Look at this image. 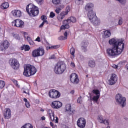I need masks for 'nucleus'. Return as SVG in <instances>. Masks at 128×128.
<instances>
[{
	"instance_id": "obj_1",
	"label": "nucleus",
	"mask_w": 128,
	"mask_h": 128,
	"mask_svg": "<svg viewBox=\"0 0 128 128\" xmlns=\"http://www.w3.org/2000/svg\"><path fill=\"white\" fill-rule=\"evenodd\" d=\"M109 44L112 46V48L106 49V52L109 56H116L122 52L124 48V44L118 38H112L109 40Z\"/></svg>"
},
{
	"instance_id": "obj_2",
	"label": "nucleus",
	"mask_w": 128,
	"mask_h": 128,
	"mask_svg": "<svg viewBox=\"0 0 128 128\" xmlns=\"http://www.w3.org/2000/svg\"><path fill=\"white\" fill-rule=\"evenodd\" d=\"M36 68L32 65L28 64L24 66V76L27 77L32 76L34 74H36Z\"/></svg>"
},
{
	"instance_id": "obj_3",
	"label": "nucleus",
	"mask_w": 128,
	"mask_h": 128,
	"mask_svg": "<svg viewBox=\"0 0 128 128\" xmlns=\"http://www.w3.org/2000/svg\"><path fill=\"white\" fill-rule=\"evenodd\" d=\"M26 10L30 16H36L38 14V8L32 4L28 5Z\"/></svg>"
},
{
	"instance_id": "obj_4",
	"label": "nucleus",
	"mask_w": 128,
	"mask_h": 128,
	"mask_svg": "<svg viewBox=\"0 0 128 128\" xmlns=\"http://www.w3.org/2000/svg\"><path fill=\"white\" fill-rule=\"evenodd\" d=\"M66 69V64L62 62H58L56 64L54 68V72L56 74H62Z\"/></svg>"
},
{
	"instance_id": "obj_5",
	"label": "nucleus",
	"mask_w": 128,
	"mask_h": 128,
	"mask_svg": "<svg viewBox=\"0 0 128 128\" xmlns=\"http://www.w3.org/2000/svg\"><path fill=\"white\" fill-rule=\"evenodd\" d=\"M76 18L75 17L71 16L70 18H68V20H64L63 21V24L61 26V30H66V28H69L70 25L68 24L70 22H76Z\"/></svg>"
},
{
	"instance_id": "obj_6",
	"label": "nucleus",
	"mask_w": 128,
	"mask_h": 128,
	"mask_svg": "<svg viewBox=\"0 0 128 128\" xmlns=\"http://www.w3.org/2000/svg\"><path fill=\"white\" fill-rule=\"evenodd\" d=\"M116 100L117 104H120L122 108H124L126 106V98L122 96L121 94H117L116 96Z\"/></svg>"
},
{
	"instance_id": "obj_7",
	"label": "nucleus",
	"mask_w": 128,
	"mask_h": 128,
	"mask_svg": "<svg viewBox=\"0 0 128 128\" xmlns=\"http://www.w3.org/2000/svg\"><path fill=\"white\" fill-rule=\"evenodd\" d=\"M44 54V49L42 47H39L38 48L34 50L32 53L33 58L42 56Z\"/></svg>"
},
{
	"instance_id": "obj_8",
	"label": "nucleus",
	"mask_w": 128,
	"mask_h": 128,
	"mask_svg": "<svg viewBox=\"0 0 128 128\" xmlns=\"http://www.w3.org/2000/svg\"><path fill=\"white\" fill-rule=\"evenodd\" d=\"M48 96L51 98H58L60 96V93L56 90H50Z\"/></svg>"
},
{
	"instance_id": "obj_9",
	"label": "nucleus",
	"mask_w": 128,
	"mask_h": 128,
	"mask_svg": "<svg viewBox=\"0 0 128 128\" xmlns=\"http://www.w3.org/2000/svg\"><path fill=\"white\" fill-rule=\"evenodd\" d=\"M12 26L22 28L24 26V22L22 20L16 19L12 22Z\"/></svg>"
},
{
	"instance_id": "obj_10",
	"label": "nucleus",
	"mask_w": 128,
	"mask_h": 128,
	"mask_svg": "<svg viewBox=\"0 0 128 128\" xmlns=\"http://www.w3.org/2000/svg\"><path fill=\"white\" fill-rule=\"evenodd\" d=\"M9 64L14 70H16L20 67V63L16 58H10L9 60Z\"/></svg>"
},
{
	"instance_id": "obj_11",
	"label": "nucleus",
	"mask_w": 128,
	"mask_h": 128,
	"mask_svg": "<svg viewBox=\"0 0 128 128\" xmlns=\"http://www.w3.org/2000/svg\"><path fill=\"white\" fill-rule=\"evenodd\" d=\"M10 46V42L8 40H4L0 44V50H6Z\"/></svg>"
},
{
	"instance_id": "obj_12",
	"label": "nucleus",
	"mask_w": 128,
	"mask_h": 128,
	"mask_svg": "<svg viewBox=\"0 0 128 128\" xmlns=\"http://www.w3.org/2000/svg\"><path fill=\"white\" fill-rule=\"evenodd\" d=\"M86 122L84 118H80L77 121V126L80 128H86Z\"/></svg>"
},
{
	"instance_id": "obj_13",
	"label": "nucleus",
	"mask_w": 128,
	"mask_h": 128,
	"mask_svg": "<svg viewBox=\"0 0 128 128\" xmlns=\"http://www.w3.org/2000/svg\"><path fill=\"white\" fill-rule=\"evenodd\" d=\"M118 80V76L116 74H111L110 79L108 80L109 84L112 86Z\"/></svg>"
},
{
	"instance_id": "obj_14",
	"label": "nucleus",
	"mask_w": 128,
	"mask_h": 128,
	"mask_svg": "<svg viewBox=\"0 0 128 128\" xmlns=\"http://www.w3.org/2000/svg\"><path fill=\"white\" fill-rule=\"evenodd\" d=\"M70 80L72 84H78V78L76 73H72L70 75Z\"/></svg>"
},
{
	"instance_id": "obj_15",
	"label": "nucleus",
	"mask_w": 128,
	"mask_h": 128,
	"mask_svg": "<svg viewBox=\"0 0 128 128\" xmlns=\"http://www.w3.org/2000/svg\"><path fill=\"white\" fill-rule=\"evenodd\" d=\"M51 106L53 108H62V104L59 101H54L52 102Z\"/></svg>"
},
{
	"instance_id": "obj_16",
	"label": "nucleus",
	"mask_w": 128,
	"mask_h": 128,
	"mask_svg": "<svg viewBox=\"0 0 128 128\" xmlns=\"http://www.w3.org/2000/svg\"><path fill=\"white\" fill-rule=\"evenodd\" d=\"M4 116L5 118L8 119L12 116V114L10 113V109L6 108L4 110Z\"/></svg>"
},
{
	"instance_id": "obj_17",
	"label": "nucleus",
	"mask_w": 128,
	"mask_h": 128,
	"mask_svg": "<svg viewBox=\"0 0 128 128\" xmlns=\"http://www.w3.org/2000/svg\"><path fill=\"white\" fill-rule=\"evenodd\" d=\"M85 10L88 12H92V10H94V4L92 3L87 4L85 6Z\"/></svg>"
},
{
	"instance_id": "obj_18",
	"label": "nucleus",
	"mask_w": 128,
	"mask_h": 128,
	"mask_svg": "<svg viewBox=\"0 0 128 128\" xmlns=\"http://www.w3.org/2000/svg\"><path fill=\"white\" fill-rule=\"evenodd\" d=\"M12 14L15 18H20L22 16V12L20 10H13L12 11Z\"/></svg>"
},
{
	"instance_id": "obj_19",
	"label": "nucleus",
	"mask_w": 128,
	"mask_h": 128,
	"mask_svg": "<svg viewBox=\"0 0 128 128\" xmlns=\"http://www.w3.org/2000/svg\"><path fill=\"white\" fill-rule=\"evenodd\" d=\"M88 17L89 19V20L90 22H92L94 18H95L96 17V14H94V12L93 11L91 12H88Z\"/></svg>"
},
{
	"instance_id": "obj_20",
	"label": "nucleus",
	"mask_w": 128,
	"mask_h": 128,
	"mask_svg": "<svg viewBox=\"0 0 128 128\" xmlns=\"http://www.w3.org/2000/svg\"><path fill=\"white\" fill-rule=\"evenodd\" d=\"M49 116L52 122H54L56 124H58V118L56 116L54 117V113H50L49 114Z\"/></svg>"
},
{
	"instance_id": "obj_21",
	"label": "nucleus",
	"mask_w": 128,
	"mask_h": 128,
	"mask_svg": "<svg viewBox=\"0 0 128 128\" xmlns=\"http://www.w3.org/2000/svg\"><path fill=\"white\" fill-rule=\"evenodd\" d=\"M90 22L94 26H98L100 24V20L96 16V18H94V19Z\"/></svg>"
},
{
	"instance_id": "obj_22",
	"label": "nucleus",
	"mask_w": 128,
	"mask_h": 128,
	"mask_svg": "<svg viewBox=\"0 0 128 128\" xmlns=\"http://www.w3.org/2000/svg\"><path fill=\"white\" fill-rule=\"evenodd\" d=\"M66 14L62 12L57 16V18L59 22H62L64 17Z\"/></svg>"
},
{
	"instance_id": "obj_23",
	"label": "nucleus",
	"mask_w": 128,
	"mask_h": 128,
	"mask_svg": "<svg viewBox=\"0 0 128 128\" xmlns=\"http://www.w3.org/2000/svg\"><path fill=\"white\" fill-rule=\"evenodd\" d=\"M88 42H83L82 43V49L84 52H86V48L88 47Z\"/></svg>"
},
{
	"instance_id": "obj_24",
	"label": "nucleus",
	"mask_w": 128,
	"mask_h": 128,
	"mask_svg": "<svg viewBox=\"0 0 128 128\" xmlns=\"http://www.w3.org/2000/svg\"><path fill=\"white\" fill-rule=\"evenodd\" d=\"M103 32H104L103 38H110V36L112 34V33H110V32L108 30Z\"/></svg>"
},
{
	"instance_id": "obj_25",
	"label": "nucleus",
	"mask_w": 128,
	"mask_h": 128,
	"mask_svg": "<svg viewBox=\"0 0 128 128\" xmlns=\"http://www.w3.org/2000/svg\"><path fill=\"white\" fill-rule=\"evenodd\" d=\"M88 64L90 68H96V61L94 60H90L88 62Z\"/></svg>"
},
{
	"instance_id": "obj_26",
	"label": "nucleus",
	"mask_w": 128,
	"mask_h": 128,
	"mask_svg": "<svg viewBox=\"0 0 128 128\" xmlns=\"http://www.w3.org/2000/svg\"><path fill=\"white\" fill-rule=\"evenodd\" d=\"M8 6H10L8 3L7 2H4L1 6V8H2V10H6L8 8Z\"/></svg>"
},
{
	"instance_id": "obj_27",
	"label": "nucleus",
	"mask_w": 128,
	"mask_h": 128,
	"mask_svg": "<svg viewBox=\"0 0 128 128\" xmlns=\"http://www.w3.org/2000/svg\"><path fill=\"white\" fill-rule=\"evenodd\" d=\"M65 108L66 112H72V106L70 105V104H66Z\"/></svg>"
},
{
	"instance_id": "obj_28",
	"label": "nucleus",
	"mask_w": 128,
	"mask_h": 128,
	"mask_svg": "<svg viewBox=\"0 0 128 128\" xmlns=\"http://www.w3.org/2000/svg\"><path fill=\"white\" fill-rule=\"evenodd\" d=\"M24 102H25L26 108H30V104L28 102V99L24 98Z\"/></svg>"
},
{
	"instance_id": "obj_29",
	"label": "nucleus",
	"mask_w": 128,
	"mask_h": 128,
	"mask_svg": "<svg viewBox=\"0 0 128 128\" xmlns=\"http://www.w3.org/2000/svg\"><path fill=\"white\" fill-rule=\"evenodd\" d=\"M12 36L14 38H16V40H20V37L18 34L13 33L12 34Z\"/></svg>"
},
{
	"instance_id": "obj_30",
	"label": "nucleus",
	"mask_w": 128,
	"mask_h": 128,
	"mask_svg": "<svg viewBox=\"0 0 128 128\" xmlns=\"http://www.w3.org/2000/svg\"><path fill=\"white\" fill-rule=\"evenodd\" d=\"M6 86V82L4 80H0V88L2 89Z\"/></svg>"
},
{
	"instance_id": "obj_31",
	"label": "nucleus",
	"mask_w": 128,
	"mask_h": 128,
	"mask_svg": "<svg viewBox=\"0 0 128 128\" xmlns=\"http://www.w3.org/2000/svg\"><path fill=\"white\" fill-rule=\"evenodd\" d=\"M22 128H34L30 124H26L22 127Z\"/></svg>"
},
{
	"instance_id": "obj_32",
	"label": "nucleus",
	"mask_w": 128,
	"mask_h": 128,
	"mask_svg": "<svg viewBox=\"0 0 128 128\" xmlns=\"http://www.w3.org/2000/svg\"><path fill=\"white\" fill-rule=\"evenodd\" d=\"M70 6H68L67 7H66V12L63 11L62 12L65 14V16H66V14H68L70 12Z\"/></svg>"
},
{
	"instance_id": "obj_33",
	"label": "nucleus",
	"mask_w": 128,
	"mask_h": 128,
	"mask_svg": "<svg viewBox=\"0 0 128 128\" xmlns=\"http://www.w3.org/2000/svg\"><path fill=\"white\" fill-rule=\"evenodd\" d=\"M98 120L100 124H102V122H104V117L102 116L98 115Z\"/></svg>"
},
{
	"instance_id": "obj_34",
	"label": "nucleus",
	"mask_w": 128,
	"mask_h": 128,
	"mask_svg": "<svg viewBox=\"0 0 128 128\" xmlns=\"http://www.w3.org/2000/svg\"><path fill=\"white\" fill-rule=\"evenodd\" d=\"M52 2L54 4H60L62 0H52Z\"/></svg>"
},
{
	"instance_id": "obj_35",
	"label": "nucleus",
	"mask_w": 128,
	"mask_h": 128,
	"mask_svg": "<svg viewBox=\"0 0 128 128\" xmlns=\"http://www.w3.org/2000/svg\"><path fill=\"white\" fill-rule=\"evenodd\" d=\"M35 2H36V4L39 6H42L44 4V0H35Z\"/></svg>"
},
{
	"instance_id": "obj_36",
	"label": "nucleus",
	"mask_w": 128,
	"mask_h": 128,
	"mask_svg": "<svg viewBox=\"0 0 128 128\" xmlns=\"http://www.w3.org/2000/svg\"><path fill=\"white\" fill-rule=\"evenodd\" d=\"M24 36L25 38H26V40L28 42H30V40H32V38H30V37L28 36V33L24 32Z\"/></svg>"
},
{
	"instance_id": "obj_37",
	"label": "nucleus",
	"mask_w": 128,
	"mask_h": 128,
	"mask_svg": "<svg viewBox=\"0 0 128 128\" xmlns=\"http://www.w3.org/2000/svg\"><path fill=\"white\" fill-rule=\"evenodd\" d=\"M22 90L24 94H30V90L28 88H23L22 89Z\"/></svg>"
},
{
	"instance_id": "obj_38",
	"label": "nucleus",
	"mask_w": 128,
	"mask_h": 128,
	"mask_svg": "<svg viewBox=\"0 0 128 128\" xmlns=\"http://www.w3.org/2000/svg\"><path fill=\"white\" fill-rule=\"evenodd\" d=\"M76 52V50H74V48H72L70 49V52L72 54V56L73 58H74V52Z\"/></svg>"
},
{
	"instance_id": "obj_39",
	"label": "nucleus",
	"mask_w": 128,
	"mask_h": 128,
	"mask_svg": "<svg viewBox=\"0 0 128 128\" xmlns=\"http://www.w3.org/2000/svg\"><path fill=\"white\" fill-rule=\"evenodd\" d=\"M75 2L76 4H82L84 1L82 0H75Z\"/></svg>"
},
{
	"instance_id": "obj_40",
	"label": "nucleus",
	"mask_w": 128,
	"mask_h": 128,
	"mask_svg": "<svg viewBox=\"0 0 128 128\" xmlns=\"http://www.w3.org/2000/svg\"><path fill=\"white\" fill-rule=\"evenodd\" d=\"M60 48V46L58 45H56V46H53L49 47V49H52V50H56V48Z\"/></svg>"
},
{
	"instance_id": "obj_41",
	"label": "nucleus",
	"mask_w": 128,
	"mask_h": 128,
	"mask_svg": "<svg viewBox=\"0 0 128 128\" xmlns=\"http://www.w3.org/2000/svg\"><path fill=\"white\" fill-rule=\"evenodd\" d=\"M100 98V95H96V96H94L92 98V100L94 102H98V100Z\"/></svg>"
},
{
	"instance_id": "obj_42",
	"label": "nucleus",
	"mask_w": 128,
	"mask_h": 128,
	"mask_svg": "<svg viewBox=\"0 0 128 128\" xmlns=\"http://www.w3.org/2000/svg\"><path fill=\"white\" fill-rule=\"evenodd\" d=\"M66 38H68L64 37V36H60V37H58V40H66Z\"/></svg>"
},
{
	"instance_id": "obj_43",
	"label": "nucleus",
	"mask_w": 128,
	"mask_h": 128,
	"mask_svg": "<svg viewBox=\"0 0 128 128\" xmlns=\"http://www.w3.org/2000/svg\"><path fill=\"white\" fill-rule=\"evenodd\" d=\"M102 124H106V126H109L110 125V122H108V120L106 119L104 120V122Z\"/></svg>"
},
{
	"instance_id": "obj_44",
	"label": "nucleus",
	"mask_w": 128,
	"mask_h": 128,
	"mask_svg": "<svg viewBox=\"0 0 128 128\" xmlns=\"http://www.w3.org/2000/svg\"><path fill=\"white\" fill-rule=\"evenodd\" d=\"M92 92L97 96H98V94H100V91L98 90H93Z\"/></svg>"
},
{
	"instance_id": "obj_45",
	"label": "nucleus",
	"mask_w": 128,
	"mask_h": 128,
	"mask_svg": "<svg viewBox=\"0 0 128 128\" xmlns=\"http://www.w3.org/2000/svg\"><path fill=\"white\" fill-rule=\"evenodd\" d=\"M60 10H62V9L60 8H58L55 10V12L56 13L58 14L60 12Z\"/></svg>"
},
{
	"instance_id": "obj_46",
	"label": "nucleus",
	"mask_w": 128,
	"mask_h": 128,
	"mask_svg": "<svg viewBox=\"0 0 128 128\" xmlns=\"http://www.w3.org/2000/svg\"><path fill=\"white\" fill-rule=\"evenodd\" d=\"M50 16L52 18H54V16H56V14H54V12H50Z\"/></svg>"
},
{
	"instance_id": "obj_47",
	"label": "nucleus",
	"mask_w": 128,
	"mask_h": 128,
	"mask_svg": "<svg viewBox=\"0 0 128 128\" xmlns=\"http://www.w3.org/2000/svg\"><path fill=\"white\" fill-rule=\"evenodd\" d=\"M30 50V47L28 45H26L25 46V51L28 52V50Z\"/></svg>"
},
{
	"instance_id": "obj_48",
	"label": "nucleus",
	"mask_w": 128,
	"mask_h": 128,
	"mask_svg": "<svg viewBox=\"0 0 128 128\" xmlns=\"http://www.w3.org/2000/svg\"><path fill=\"white\" fill-rule=\"evenodd\" d=\"M42 20L43 22H44L45 20H46V15H43L41 16Z\"/></svg>"
},
{
	"instance_id": "obj_49",
	"label": "nucleus",
	"mask_w": 128,
	"mask_h": 128,
	"mask_svg": "<svg viewBox=\"0 0 128 128\" xmlns=\"http://www.w3.org/2000/svg\"><path fill=\"white\" fill-rule=\"evenodd\" d=\"M82 97L78 98L77 100V102L78 104H82Z\"/></svg>"
},
{
	"instance_id": "obj_50",
	"label": "nucleus",
	"mask_w": 128,
	"mask_h": 128,
	"mask_svg": "<svg viewBox=\"0 0 128 128\" xmlns=\"http://www.w3.org/2000/svg\"><path fill=\"white\" fill-rule=\"evenodd\" d=\"M75 66H76V65L74 64V62H71L70 66H72V68H74Z\"/></svg>"
},
{
	"instance_id": "obj_51",
	"label": "nucleus",
	"mask_w": 128,
	"mask_h": 128,
	"mask_svg": "<svg viewBox=\"0 0 128 128\" xmlns=\"http://www.w3.org/2000/svg\"><path fill=\"white\" fill-rule=\"evenodd\" d=\"M29 44H30V46H34V41H32V40L30 41Z\"/></svg>"
},
{
	"instance_id": "obj_52",
	"label": "nucleus",
	"mask_w": 128,
	"mask_h": 128,
	"mask_svg": "<svg viewBox=\"0 0 128 128\" xmlns=\"http://www.w3.org/2000/svg\"><path fill=\"white\" fill-rule=\"evenodd\" d=\"M122 24V19H120L118 20V24L120 25Z\"/></svg>"
},
{
	"instance_id": "obj_53",
	"label": "nucleus",
	"mask_w": 128,
	"mask_h": 128,
	"mask_svg": "<svg viewBox=\"0 0 128 128\" xmlns=\"http://www.w3.org/2000/svg\"><path fill=\"white\" fill-rule=\"evenodd\" d=\"M44 21H43L40 24V25L39 26L40 28H42V26H44Z\"/></svg>"
},
{
	"instance_id": "obj_54",
	"label": "nucleus",
	"mask_w": 128,
	"mask_h": 128,
	"mask_svg": "<svg viewBox=\"0 0 128 128\" xmlns=\"http://www.w3.org/2000/svg\"><path fill=\"white\" fill-rule=\"evenodd\" d=\"M36 42H40V38L38 36V37L36 39Z\"/></svg>"
},
{
	"instance_id": "obj_55",
	"label": "nucleus",
	"mask_w": 128,
	"mask_h": 128,
	"mask_svg": "<svg viewBox=\"0 0 128 128\" xmlns=\"http://www.w3.org/2000/svg\"><path fill=\"white\" fill-rule=\"evenodd\" d=\"M21 50H26V46H21Z\"/></svg>"
},
{
	"instance_id": "obj_56",
	"label": "nucleus",
	"mask_w": 128,
	"mask_h": 128,
	"mask_svg": "<svg viewBox=\"0 0 128 128\" xmlns=\"http://www.w3.org/2000/svg\"><path fill=\"white\" fill-rule=\"evenodd\" d=\"M64 38H68V32H66L64 33Z\"/></svg>"
},
{
	"instance_id": "obj_57",
	"label": "nucleus",
	"mask_w": 128,
	"mask_h": 128,
	"mask_svg": "<svg viewBox=\"0 0 128 128\" xmlns=\"http://www.w3.org/2000/svg\"><path fill=\"white\" fill-rule=\"evenodd\" d=\"M12 82L14 85H16L18 82L16 80H13Z\"/></svg>"
},
{
	"instance_id": "obj_58",
	"label": "nucleus",
	"mask_w": 128,
	"mask_h": 128,
	"mask_svg": "<svg viewBox=\"0 0 128 128\" xmlns=\"http://www.w3.org/2000/svg\"><path fill=\"white\" fill-rule=\"evenodd\" d=\"M15 86H16V88H20V84H18V82L15 84Z\"/></svg>"
},
{
	"instance_id": "obj_59",
	"label": "nucleus",
	"mask_w": 128,
	"mask_h": 128,
	"mask_svg": "<svg viewBox=\"0 0 128 128\" xmlns=\"http://www.w3.org/2000/svg\"><path fill=\"white\" fill-rule=\"evenodd\" d=\"M41 120H46V117L45 116H42L41 118Z\"/></svg>"
},
{
	"instance_id": "obj_60",
	"label": "nucleus",
	"mask_w": 128,
	"mask_h": 128,
	"mask_svg": "<svg viewBox=\"0 0 128 128\" xmlns=\"http://www.w3.org/2000/svg\"><path fill=\"white\" fill-rule=\"evenodd\" d=\"M50 126L53 128L54 126V123L52 122H50Z\"/></svg>"
},
{
	"instance_id": "obj_61",
	"label": "nucleus",
	"mask_w": 128,
	"mask_h": 128,
	"mask_svg": "<svg viewBox=\"0 0 128 128\" xmlns=\"http://www.w3.org/2000/svg\"><path fill=\"white\" fill-rule=\"evenodd\" d=\"M50 58H51V59H54V55H52V56H50Z\"/></svg>"
},
{
	"instance_id": "obj_62",
	"label": "nucleus",
	"mask_w": 128,
	"mask_h": 128,
	"mask_svg": "<svg viewBox=\"0 0 128 128\" xmlns=\"http://www.w3.org/2000/svg\"><path fill=\"white\" fill-rule=\"evenodd\" d=\"M44 22H45L46 24H48V20H44Z\"/></svg>"
},
{
	"instance_id": "obj_63",
	"label": "nucleus",
	"mask_w": 128,
	"mask_h": 128,
	"mask_svg": "<svg viewBox=\"0 0 128 128\" xmlns=\"http://www.w3.org/2000/svg\"><path fill=\"white\" fill-rule=\"evenodd\" d=\"M126 68L127 70H128V64H126Z\"/></svg>"
},
{
	"instance_id": "obj_64",
	"label": "nucleus",
	"mask_w": 128,
	"mask_h": 128,
	"mask_svg": "<svg viewBox=\"0 0 128 128\" xmlns=\"http://www.w3.org/2000/svg\"><path fill=\"white\" fill-rule=\"evenodd\" d=\"M70 92L73 94H74V90H72Z\"/></svg>"
}]
</instances>
